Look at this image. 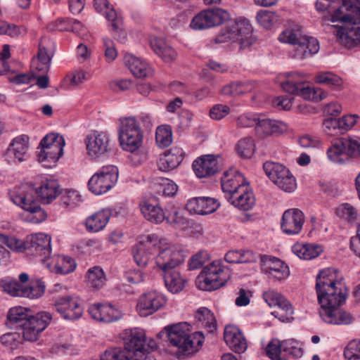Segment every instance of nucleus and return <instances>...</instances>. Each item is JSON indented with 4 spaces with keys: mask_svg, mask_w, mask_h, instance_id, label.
Here are the masks:
<instances>
[{
    "mask_svg": "<svg viewBox=\"0 0 360 360\" xmlns=\"http://www.w3.org/2000/svg\"><path fill=\"white\" fill-rule=\"evenodd\" d=\"M231 277L229 268L221 260H214L205 266L195 280L201 290L212 291L224 286Z\"/></svg>",
    "mask_w": 360,
    "mask_h": 360,
    "instance_id": "nucleus-5",
    "label": "nucleus"
},
{
    "mask_svg": "<svg viewBox=\"0 0 360 360\" xmlns=\"http://www.w3.org/2000/svg\"><path fill=\"white\" fill-rule=\"evenodd\" d=\"M162 274L165 285L170 292L177 293L183 290L186 280L181 276L176 269Z\"/></svg>",
    "mask_w": 360,
    "mask_h": 360,
    "instance_id": "nucleus-42",
    "label": "nucleus"
},
{
    "mask_svg": "<svg viewBox=\"0 0 360 360\" xmlns=\"http://www.w3.org/2000/svg\"><path fill=\"white\" fill-rule=\"evenodd\" d=\"M346 147L343 139L334 141L327 150V155L330 160L335 163H343L347 159Z\"/></svg>",
    "mask_w": 360,
    "mask_h": 360,
    "instance_id": "nucleus-44",
    "label": "nucleus"
},
{
    "mask_svg": "<svg viewBox=\"0 0 360 360\" xmlns=\"http://www.w3.org/2000/svg\"><path fill=\"white\" fill-rule=\"evenodd\" d=\"M216 43L238 42L240 49L249 48L255 41L249 21L240 19L227 25L215 38Z\"/></svg>",
    "mask_w": 360,
    "mask_h": 360,
    "instance_id": "nucleus-7",
    "label": "nucleus"
},
{
    "mask_svg": "<svg viewBox=\"0 0 360 360\" xmlns=\"http://www.w3.org/2000/svg\"><path fill=\"white\" fill-rule=\"evenodd\" d=\"M224 340L226 345L236 353H243L247 349L246 340L240 329L235 326H226Z\"/></svg>",
    "mask_w": 360,
    "mask_h": 360,
    "instance_id": "nucleus-31",
    "label": "nucleus"
},
{
    "mask_svg": "<svg viewBox=\"0 0 360 360\" xmlns=\"http://www.w3.org/2000/svg\"><path fill=\"white\" fill-rule=\"evenodd\" d=\"M294 46H296L292 57L302 60L319 52L320 46L318 40L311 37L304 36Z\"/></svg>",
    "mask_w": 360,
    "mask_h": 360,
    "instance_id": "nucleus-33",
    "label": "nucleus"
},
{
    "mask_svg": "<svg viewBox=\"0 0 360 360\" xmlns=\"http://www.w3.org/2000/svg\"><path fill=\"white\" fill-rule=\"evenodd\" d=\"M151 49L155 54L160 57L165 62L171 63L177 57L176 51L166 42L158 38H154L150 41Z\"/></svg>",
    "mask_w": 360,
    "mask_h": 360,
    "instance_id": "nucleus-39",
    "label": "nucleus"
},
{
    "mask_svg": "<svg viewBox=\"0 0 360 360\" xmlns=\"http://www.w3.org/2000/svg\"><path fill=\"white\" fill-rule=\"evenodd\" d=\"M0 241L4 243L11 250L17 252H27V241L0 234Z\"/></svg>",
    "mask_w": 360,
    "mask_h": 360,
    "instance_id": "nucleus-57",
    "label": "nucleus"
},
{
    "mask_svg": "<svg viewBox=\"0 0 360 360\" xmlns=\"http://www.w3.org/2000/svg\"><path fill=\"white\" fill-rule=\"evenodd\" d=\"M86 153L94 160L105 156L110 150V135L105 131H92L84 139Z\"/></svg>",
    "mask_w": 360,
    "mask_h": 360,
    "instance_id": "nucleus-16",
    "label": "nucleus"
},
{
    "mask_svg": "<svg viewBox=\"0 0 360 360\" xmlns=\"http://www.w3.org/2000/svg\"><path fill=\"white\" fill-rule=\"evenodd\" d=\"M254 87L250 82H236L224 86L221 93L226 96H240L252 91Z\"/></svg>",
    "mask_w": 360,
    "mask_h": 360,
    "instance_id": "nucleus-47",
    "label": "nucleus"
},
{
    "mask_svg": "<svg viewBox=\"0 0 360 360\" xmlns=\"http://www.w3.org/2000/svg\"><path fill=\"white\" fill-rule=\"evenodd\" d=\"M209 259V255L206 251H199L198 253L192 256L188 262V266L189 270H195L200 268Z\"/></svg>",
    "mask_w": 360,
    "mask_h": 360,
    "instance_id": "nucleus-61",
    "label": "nucleus"
},
{
    "mask_svg": "<svg viewBox=\"0 0 360 360\" xmlns=\"http://www.w3.org/2000/svg\"><path fill=\"white\" fill-rule=\"evenodd\" d=\"M124 60L126 66L136 77H146L153 74L152 70L146 62L132 54H125Z\"/></svg>",
    "mask_w": 360,
    "mask_h": 360,
    "instance_id": "nucleus-36",
    "label": "nucleus"
},
{
    "mask_svg": "<svg viewBox=\"0 0 360 360\" xmlns=\"http://www.w3.org/2000/svg\"><path fill=\"white\" fill-rule=\"evenodd\" d=\"M165 330L169 342L182 353L191 354L198 351L204 341L201 332L190 333V325L186 322L167 326Z\"/></svg>",
    "mask_w": 360,
    "mask_h": 360,
    "instance_id": "nucleus-4",
    "label": "nucleus"
},
{
    "mask_svg": "<svg viewBox=\"0 0 360 360\" xmlns=\"http://www.w3.org/2000/svg\"><path fill=\"white\" fill-rule=\"evenodd\" d=\"M103 42L106 60L108 62L113 61L117 56V51L114 41L108 37H105L103 39Z\"/></svg>",
    "mask_w": 360,
    "mask_h": 360,
    "instance_id": "nucleus-64",
    "label": "nucleus"
},
{
    "mask_svg": "<svg viewBox=\"0 0 360 360\" xmlns=\"http://www.w3.org/2000/svg\"><path fill=\"white\" fill-rule=\"evenodd\" d=\"M131 358L127 354V351L114 348L106 350L101 356V360H131Z\"/></svg>",
    "mask_w": 360,
    "mask_h": 360,
    "instance_id": "nucleus-59",
    "label": "nucleus"
},
{
    "mask_svg": "<svg viewBox=\"0 0 360 360\" xmlns=\"http://www.w3.org/2000/svg\"><path fill=\"white\" fill-rule=\"evenodd\" d=\"M0 285L4 290L14 297H22L29 299H37L43 295L45 290V285L41 281H37L31 283L29 285L20 284L17 281L9 278L2 279Z\"/></svg>",
    "mask_w": 360,
    "mask_h": 360,
    "instance_id": "nucleus-14",
    "label": "nucleus"
},
{
    "mask_svg": "<svg viewBox=\"0 0 360 360\" xmlns=\"http://www.w3.org/2000/svg\"><path fill=\"white\" fill-rule=\"evenodd\" d=\"M148 245L157 251L154 260L156 268L164 274L177 269L185 260L186 255L179 246L155 234L148 235Z\"/></svg>",
    "mask_w": 360,
    "mask_h": 360,
    "instance_id": "nucleus-3",
    "label": "nucleus"
},
{
    "mask_svg": "<svg viewBox=\"0 0 360 360\" xmlns=\"http://www.w3.org/2000/svg\"><path fill=\"white\" fill-rule=\"evenodd\" d=\"M155 141L160 148H167L172 143V131L169 126L158 127L155 133Z\"/></svg>",
    "mask_w": 360,
    "mask_h": 360,
    "instance_id": "nucleus-51",
    "label": "nucleus"
},
{
    "mask_svg": "<svg viewBox=\"0 0 360 360\" xmlns=\"http://www.w3.org/2000/svg\"><path fill=\"white\" fill-rule=\"evenodd\" d=\"M263 298L270 307H277L271 314L282 322H288L293 319V308L290 302L281 293L269 290L264 292Z\"/></svg>",
    "mask_w": 360,
    "mask_h": 360,
    "instance_id": "nucleus-17",
    "label": "nucleus"
},
{
    "mask_svg": "<svg viewBox=\"0 0 360 360\" xmlns=\"http://www.w3.org/2000/svg\"><path fill=\"white\" fill-rule=\"evenodd\" d=\"M261 269L269 278L277 281L285 280L290 276L288 266L275 257H261Z\"/></svg>",
    "mask_w": 360,
    "mask_h": 360,
    "instance_id": "nucleus-20",
    "label": "nucleus"
},
{
    "mask_svg": "<svg viewBox=\"0 0 360 360\" xmlns=\"http://www.w3.org/2000/svg\"><path fill=\"white\" fill-rule=\"evenodd\" d=\"M292 252L302 259H314L319 255L322 249L312 244L296 243L292 248Z\"/></svg>",
    "mask_w": 360,
    "mask_h": 360,
    "instance_id": "nucleus-45",
    "label": "nucleus"
},
{
    "mask_svg": "<svg viewBox=\"0 0 360 360\" xmlns=\"http://www.w3.org/2000/svg\"><path fill=\"white\" fill-rule=\"evenodd\" d=\"M37 197L43 204H50L62 193V189L58 180L53 177L41 180L39 186L35 188Z\"/></svg>",
    "mask_w": 360,
    "mask_h": 360,
    "instance_id": "nucleus-24",
    "label": "nucleus"
},
{
    "mask_svg": "<svg viewBox=\"0 0 360 360\" xmlns=\"http://www.w3.org/2000/svg\"><path fill=\"white\" fill-rule=\"evenodd\" d=\"M314 81L320 84L336 89L342 84V79L331 72H319L314 77Z\"/></svg>",
    "mask_w": 360,
    "mask_h": 360,
    "instance_id": "nucleus-48",
    "label": "nucleus"
},
{
    "mask_svg": "<svg viewBox=\"0 0 360 360\" xmlns=\"http://www.w3.org/2000/svg\"><path fill=\"white\" fill-rule=\"evenodd\" d=\"M29 137L22 135L15 137L10 143L6 156L8 161L21 162L28 158Z\"/></svg>",
    "mask_w": 360,
    "mask_h": 360,
    "instance_id": "nucleus-26",
    "label": "nucleus"
},
{
    "mask_svg": "<svg viewBox=\"0 0 360 360\" xmlns=\"http://www.w3.org/2000/svg\"><path fill=\"white\" fill-rule=\"evenodd\" d=\"M148 236L139 240L133 249V255L135 262L139 266H146L150 259L149 249L153 248V245H148Z\"/></svg>",
    "mask_w": 360,
    "mask_h": 360,
    "instance_id": "nucleus-41",
    "label": "nucleus"
},
{
    "mask_svg": "<svg viewBox=\"0 0 360 360\" xmlns=\"http://www.w3.org/2000/svg\"><path fill=\"white\" fill-rule=\"evenodd\" d=\"M316 290L321 304L319 314L322 319L330 324H349L352 316L339 309L347 296L342 275L333 268L323 269L316 276Z\"/></svg>",
    "mask_w": 360,
    "mask_h": 360,
    "instance_id": "nucleus-1",
    "label": "nucleus"
},
{
    "mask_svg": "<svg viewBox=\"0 0 360 360\" xmlns=\"http://www.w3.org/2000/svg\"><path fill=\"white\" fill-rule=\"evenodd\" d=\"M124 351L133 359L141 357L146 352H153L157 348L155 341L147 340L145 332L141 328L126 329L122 333Z\"/></svg>",
    "mask_w": 360,
    "mask_h": 360,
    "instance_id": "nucleus-8",
    "label": "nucleus"
},
{
    "mask_svg": "<svg viewBox=\"0 0 360 360\" xmlns=\"http://www.w3.org/2000/svg\"><path fill=\"white\" fill-rule=\"evenodd\" d=\"M11 200L29 214L27 218L33 223H40L46 219V212L34 199L33 191L25 186L16 188L11 193Z\"/></svg>",
    "mask_w": 360,
    "mask_h": 360,
    "instance_id": "nucleus-10",
    "label": "nucleus"
},
{
    "mask_svg": "<svg viewBox=\"0 0 360 360\" xmlns=\"http://www.w3.org/2000/svg\"><path fill=\"white\" fill-rule=\"evenodd\" d=\"M238 155L244 158H251L255 150L254 140L250 137L241 139L236 146Z\"/></svg>",
    "mask_w": 360,
    "mask_h": 360,
    "instance_id": "nucleus-54",
    "label": "nucleus"
},
{
    "mask_svg": "<svg viewBox=\"0 0 360 360\" xmlns=\"http://www.w3.org/2000/svg\"><path fill=\"white\" fill-rule=\"evenodd\" d=\"M155 186H157L156 191L158 193L166 196H172L177 192V185L169 179L157 178Z\"/></svg>",
    "mask_w": 360,
    "mask_h": 360,
    "instance_id": "nucleus-50",
    "label": "nucleus"
},
{
    "mask_svg": "<svg viewBox=\"0 0 360 360\" xmlns=\"http://www.w3.org/2000/svg\"><path fill=\"white\" fill-rule=\"evenodd\" d=\"M167 221L177 229H186L188 226V219L184 216L183 211L180 209L174 208L165 216Z\"/></svg>",
    "mask_w": 360,
    "mask_h": 360,
    "instance_id": "nucleus-52",
    "label": "nucleus"
},
{
    "mask_svg": "<svg viewBox=\"0 0 360 360\" xmlns=\"http://www.w3.org/2000/svg\"><path fill=\"white\" fill-rule=\"evenodd\" d=\"M195 319L196 323L207 329V332L212 333L217 328V321L213 313L206 307H201L195 313Z\"/></svg>",
    "mask_w": 360,
    "mask_h": 360,
    "instance_id": "nucleus-43",
    "label": "nucleus"
},
{
    "mask_svg": "<svg viewBox=\"0 0 360 360\" xmlns=\"http://www.w3.org/2000/svg\"><path fill=\"white\" fill-rule=\"evenodd\" d=\"M219 207L218 200L210 197H197L190 199L186 205V210L194 214H209Z\"/></svg>",
    "mask_w": 360,
    "mask_h": 360,
    "instance_id": "nucleus-27",
    "label": "nucleus"
},
{
    "mask_svg": "<svg viewBox=\"0 0 360 360\" xmlns=\"http://www.w3.org/2000/svg\"><path fill=\"white\" fill-rule=\"evenodd\" d=\"M221 189L225 194V198L229 194H233L242 186H245V179L243 174L235 170L226 171L221 179Z\"/></svg>",
    "mask_w": 360,
    "mask_h": 360,
    "instance_id": "nucleus-30",
    "label": "nucleus"
},
{
    "mask_svg": "<svg viewBox=\"0 0 360 360\" xmlns=\"http://www.w3.org/2000/svg\"><path fill=\"white\" fill-rule=\"evenodd\" d=\"M52 320L48 311H39L33 314L29 308L17 306L9 309L7 314L8 327L20 330L25 341L35 342Z\"/></svg>",
    "mask_w": 360,
    "mask_h": 360,
    "instance_id": "nucleus-2",
    "label": "nucleus"
},
{
    "mask_svg": "<svg viewBox=\"0 0 360 360\" xmlns=\"http://www.w3.org/2000/svg\"><path fill=\"white\" fill-rule=\"evenodd\" d=\"M278 19L276 12L267 10H260L256 15L257 22L266 29H270L278 21Z\"/></svg>",
    "mask_w": 360,
    "mask_h": 360,
    "instance_id": "nucleus-53",
    "label": "nucleus"
},
{
    "mask_svg": "<svg viewBox=\"0 0 360 360\" xmlns=\"http://www.w3.org/2000/svg\"><path fill=\"white\" fill-rule=\"evenodd\" d=\"M263 169L270 181L281 190L288 193L295 190L296 179L289 169L283 164L266 161L263 165Z\"/></svg>",
    "mask_w": 360,
    "mask_h": 360,
    "instance_id": "nucleus-12",
    "label": "nucleus"
},
{
    "mask_svg": "<svg viewBox=\"0 0 360 360\" xmlns=\"http://www.w3.org/2000/svg\"><path fill=\"white\" fill-rule=\"evenodd\" d=\"M56 310L63 318L68 320H75L83 314V307L79 301L71 296L58 298L54 304Z\"/></svg>",
    "mask_w": 360,
    "mask_h": 360,
    "instance_id": "nucleus-23",
    "label": "nucleus"
},
{
    "mask_svg": "<svg viewBox=\"0 0 360 360\" xmlns=\"http://www.w3.org/2000/svg\"><path fill=\"white\" fill-rule=\"evenodd\" d=\"M282 89L291 94L300 96L304 99L315 102L328 96V93L321 88H311L304 83L303 76L297 72L286 74V79L281 83Z\"/></svg>",
    "mask_w": 360,
    "mask_h": 360,
    "instance_id": "nucleus-9",
    "label": "nucleus"
},
{
    "mask_svg": "<svg viewBox=\"0 0 360 360\" xmlns=\"http://www.w3.org/2000/svg\"><path fill=\"white\" fill-rule=\"evenodd\" d=\"M283 352L294 358L301 357L303 351L300 344L294 340H286L283 341Z\"/></svg>",
    "mask_w": 360,
    "mask_h": 360,
    "instance_id": "nucleus-58",
    "label": "nucleus"
},
{
    "mask_svg": "<svg viewBox=\"0 0 360 360\" xmlns=\"http://www.w3.org/2000/svg\"><path fill=\"white\" fill-rule=\"evenodd\" d=\"M165 297L157 291H150L142 295L137 304V311L141 316L150 315L166 303Z\"/></svg>",
    "mask_w": 360,
    "mask_h": 360,
    "instance_id": "nucleus-21",
    "label": "nucleus"
},
{
    "mask_svg": "<svg viewBox=\"0 0 360 360\" xmlns=\"http://www.w3.org/2000/svg\"><path fill=\"white\" fill-rule=\"evenodd\" d=\"M337 214L349 223L356 222L359 217L357 210L349 203H343L340 205L337 209Z\"/></svg>",
    "mask_w": 360,
    "mask_h": 360,
    "instance_id": "nucleus-55",
    "label": "nucleus"
},
{
    "mask_svg": "<svg viewBox=\"0 0 360 360\" xmlns=\"http://www.w3.org/2000/svg\"><path fill=\"white\" fill-rule=\"evenodd\" d=\"M323 129L326 134L330 136H336L342 134L338 119L329 118L324 120Z\"/></svg>",
    "mask_w": 360,
    "mask_h": 360,
    "instance_id": "nucleus-63",
    "label": "nucleus"
},
{
    "mask_svg": "<svg viewBox=\"0 0 360 360\" xmlns=\"http://www.w3.org/2000/svg\"><path fill=\"white\" fill-rule=\"evenodd\" d=\"M331 21L356 25L360 22V1L343 0L331 16Z\"/></svg>",
    "mask_w": 360,
    "mask_h": 360,
    "instance_id": "nucleus-19",
    "label": "nucleus"
},
{
    "mask_svg": "<svg viewBox=\"0 0 360 360\" xmlns=\"http://www.w3.org/2000/svg\"><path fill=\"white\" fill-rule=\"evenodd\" d=\"M52 56V52L44 46L43 42H41L37 56L32 60V70L39 72L46 73L49 70Z\"/></svg>",
    "mask_w": 360,
    "mask_h": 360,
    "instance_id": "nucleus-38",
    "label": "nucleus"
},
{
    "mask_svg": "<svg viewBox=\"0 0 360 360\" xmlns=\"http://www.w3.org/2000/svg\"><path fill=\"white\" fill-rule=\"evenodd\" d=\"M298 25L285 28L279 35L278 39L283 43L295 45L301 38L304 37Z\"/></svg>",
    "mask_w": 360,
    "mask_h": 360,
    "instance_id": "nucleus-49",
    "label": "nucleus"
},
{
    "mask_svg": "<svg viewBox=\"0 0 360 360\" xmlns=\"http://www.w3.org/2000/svg\"><path fill=\"white\" fill-rule=\"evenodd\" d=\"M140 210L147 220L159 224L165 219V214L162 209L155 201L144 200L139 205Z\"/></svg>",
    "mask_w": 360,
    "mask_h": 360,
    "instance_id": "nucleus-37",
    "label": "nucleus"
},
{
    "mask_svg": "<svg viewBox=\"0 0 360 360\" xmlns=\"http://www.w3.org/2000/svg\"><path fill=\"white\" fill-rule=\"evenodd\" d=\"M229 13L220 8L203 10L195 15L191 22L192 29L202 30L221 25L229 20Z\"/></svg>",
    "mask_w": 360,
    "mask_h": 360,
    "instance_id": "nucleus-15",
    "label": "nucleus"
},
{
    "mask_svg": "<svg viewBox=\"0 0 360 360\" xmlns=\"http://www.w3.org/2000/svg\"><path fill=\"white\" fill-rule=\"evenodd\" d=\"M51 252V237L49 235L39 233L27 237V254L40 257L41 261L45 264Z\"/></svg>",
    "mask_w": 360,
    "mask_h": 360,
    "instance_id": "nucleus-18",
    "label": "nucleus"
},
{
    "mask_svg": "<svg viewBox=\"0 0 360 360\" xmlns=\"http://www.w3.org/2000/svg\"><path fill=\"white\" fill-rule=\"evenodd\" d=\"M346 360H360V340L351 341L344 351Z\"/></svg>",
    "mask_w": 360,
    "mask_h": 360,
    "instance_id": "nucleus-60",
    "label": "nucleus"
},
{
    "mask_svg": "<svg viewBox=\"0 0 360 360\" xmlns=\"http://www.w3.org/2000/svg\"><path fill=\"white\" fill-rule=\"evenodd\" d=\"M184 158L181 148H172L160 155L158 166L160 171L168 172L177 167Z\"/></svg>",
    "mask_w": 360,
    "mask_h": 360,
    "instance_id": "nucleus-35",
    "label": "nucleus"
},
{
    "mask_svg": "<svg viewBox=\"0 0 360 360\" xmlns=\"http://www.w3.org/2000/svg\"><path fill=\"white\" fill-rule=\"evenodd\" d=\"M286 130V125L278 120H271L264 115H259L255 131L259 137L278 134Z\"/></svg>",
    "mask_w": 360,
    "mask_h": 360,
    "instance_id": "nucleus-29",
    "label": "nucleus"
},
{
    "mask_svg": "<svg viewBox=\"0 0 360 360\" xmlns=\"http://www.w3.org/2000/svg\"><path fill=\"white\" fill-rule=\"evenodd\" d=\"M62 203L66 207H73L77 205L82 200L81 196L77 191L67 190L61 196Z\"/></svg>",
    "mask_w": 360,
    "mask_h": 360,
    "instance_id": "nucleus-62",
    "label": "nucleus"
},
{
    "mask_svg": "<svg viewBox=\"0 0 360 360\" xmlns=\"http://www.w3.org/2000/svg\"><path fill=\"white\" fill-rule=\"evenodd\" d=\"M304 221V214L301 210L288 209L283 214L281 227L287 235H297L302 231Z\"/></svg>",
    "mask_w": 360,
    "mask_h": 360,
    "instance_id": "nucleus-22",
    "label": "nucleus"
},
{
    "mask_svg": "<svg viewBox=\"0 0 360 360\" xmlns=\"http://www.w3.org/2000/svg\"><path fill=\"white\" fill-rule=\"evenodd\" d=\"M118 169L114 165H106L95 173L88 182V187L95 195L107 193L117 183Z\"/></svg>",
    "mask_w": 360,
    "mask_h": 360,
    "instance_id": "nucleus-13",
    "label": "nucleus"
},
{
    "mask_svg": "<svg viewBox=\"0 0 360 360\" xmlns=\"http://www.w3.org/2000/svg\"><path fill=\"white\" fill-rule=\"evenodd\" d=\"M44 264L51 272L63 275L72 273L77 266L72 257L60 255L51 257V262L48 259Z\"/></svg>",
    "mask_w": 360,
    "mask_h": 360,
    "instance_id": "nucleus-32",
    "label": "nucleus"
},
{
    "mask_svg": "<svg viewBox=\"0 0 360 360\" xmlns=\"http://www.w3.org/2000/svg\"><path fill=\"white\" fill-rule=\"evenodd\" d=\"M65 142L63 136L51 133L45 136L40 142L41 146L39 153V161L45 167H52L63 154Z\"/></svg>",
    "mask_w": 360,
    "mask_h": 360,
    "instance_id": "nucleus-11",
    "label": "nucleus"
},
{
    "mask_svg": "<svg viewBox=\"0 0 360 360\" xmlns=\"http://www.w3.org/2000/svg\"><path fill=\"white\" fill-rule=\"evenodd\" d=\"M346 147V154L350 158H358L360 156V137L349 136L343 138Z\"/></svg>",
    "mask_w": 360,
    "mask_h": 360,
    "instance_id": "nucleus-56",
    "label": "nucleus"
},
{
    "mask_svg": "<svg viewBox=\"0 0 360 360\" xmlns=\"http://www.w3.org/2000/svg\"><path fill=\"white\" fill-rule=\"evenodd\" d=\"M118 139L122 148L130 153L138 150L142 146L143 133L135 117L119 119Z\"/></svg>",
    "mask_w": 360,
    "mask_h": 360,
    "instance_id": "nucleus-6",
    "label": "nucleus"
},
{
    "mask_svg": "<svg viewBox=\"0 0 360 360\" xmlns=\"http://www.w3.org/2000/svg\"><path fill=\"white\" fill-rule=\"evenodd\" d=\"M193 168L198 178L210 176L219 170L217 160L212 155H205L195 160Z\"/></svg>",
    "mask_w": 360,
    "mask_h": 360,
    "instance_id": "nucleus-34",
    "label": "nucleus"
},
{
    "mask_svg": "<svg viewBox=\"0 0 360 360\" xmlns=\"http://www.w3.org/2000/svg\"><path fill=\"white\" fill-rule=\"evenodd\" d=\"M90 316L100 322L110 323L120 319L122 311L110 304H95L89 309Z\"/></svg>",
    "mask_w": 360,
    "mask_h": 360,
    "instance_id": "nucleus-25",
    "label": "nucleus"
},
{
    "mask_svg": "<svg viewBox=\"0 0 360 360\" xmlns=\"http://www.w3.org/2000/svg\"><path fill=\"white\" fill-rule=\"evenodd\" d=\"M110 212L107 210L98 211L86 218L85 225L89 232H98L103 229L110 219Z\"/></svg>",
    "mask_w": 360,
    "mask_h": 360,
    "instance_id": "nucleus-40",
    "label": "nucleus"
},
{
    "mask_svg": "<svg viewBox=\"0 0 360 360\" xmlns=\"http://www.w3.org/2000/svg\"><path fill=\"white\" fill-rule=\"evenodd\" d=\"M226 198L234 207L242 210H250L255 204V196L248 184L233 194L226 195Z\"/></svg>",
    "mask_w": 360,
    "mask_h": 360,
    "instance_id": "nucleus-28",
    "label": "nucleus"
},
{
    "mask_svg": "<svg viewBox=\"0 0 360 360\" xmlns=\"http://www.w3.org/2000/svg\"><path fill=\"white\" fill-rule=\"evenodd\" d=\"M107 279L103 269L98 266L87 271V284L90 288L99 290L104 286Z\"/></svg>",
    "mask_w": 360,
    "mask_h": 360,
    "instance_id": "nucleus-46",
    "label": "nucleus"
}]
</instances>
